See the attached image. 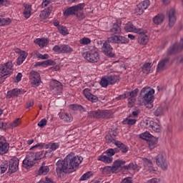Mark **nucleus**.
<instances>
[{"instance_id":"nucleus-1","label":"nucleus","mask_w":183,"mask_h":183,"mask_svg":"<svg viewBox=\"0 0 183 183\" xmlns=\"http://www.w3.org/2000/svg\"><path fill=\"white\" fill-rule=\"evenodd\" d=\"M45 157H46V151L44 150L36 153H29L23 161V167L26 169H29V168H32L35 165V161H39V159H42Z\"/></svg>"},{"instance_id":"nucleus-2","label":"nucleus","mask_w":183,"mask_h":183,"mask_svg":"<svg viewBox=\"0 0 183 183\" xmlns=\"http://www.w3.org/2000/svg\"><path fill=\"white\" fill-rule=\"evenodd\" d=\"M154 94L155 90L151 87L143 88L139 94L138 99L140 105H147V104H152L154 102Z\"/></svg>"},{"instance_id":"nucleus-3","label":"nucleus","mask_w":183,"mask_h":183,"mask_svg":"<svg viewBox=\"0 0 183 183\" xmlns=\"http://www.w3.org/2000/svg\"><path fill=\"white\" fill-rule=\"evenodd\" d=\"M84 8H85L84 3H80L71 7H67L63 10L64 16L68 17L71 15H76L77 18H82L84 16Z\"/></svg>"},{"instance_id":"nucleus-4","label":"nucleus","mask_w":183,"mask_h":183,"mask_svg":"<svg viewBox=\"0 0 183 183\" xmlns=\"http://www.w3.org/2000/svg\"><path fill=\"white\" fill-rule=\"evenodd\" d=\"M66 162L69 165V169L71 172H75L81 162H82L84 158L82 157L75 156V154L70 153L65 157Z\"/></svg>"},{"instance_id":"nucleus-5","label":"nucleus","mask_w":183,"mask_h":183,"mask_svg":"<svg viewBox=\"0 0 183 183\" xmlns=\"http://www.w3.org/2000/svg\"><path fill=\"white\" fill-rule=\"evenodd\" d=\"M14 72V64L9 61L4 64L0 65V84L5 82V79Z\"/></svg>"},{"instance_id":"nucleus-6","label":"nucleus","mask_w":183,"mask_h":183,"mask_svg":"<svg viewBox=\"0 0 183 183\" xmlns=\"http://www.w3.org/2000/svg\"><path fill=\"white\" fill-rule=\"evenodd\" d=\"M56 172L59 178H62L64 174H71L72 172L69 170V166L64 159V160L59 159L56 163Z\"/></svg>"},{"instance_id":"nucleus-7","label":"nucleus","mask_w":183,"mask_h":183,"mask_svg":"<svg viewBox=\"0 0 183 183\" xmlns=\"http://www.w3.org/2000/svg\"><path fill=\"white\" fill-rule=\"evenodd\" d=\"M89 118L94 119H108L112 117V112L110 110H95L88 112Z\"/></svg>"},{"instance_id":"nucleus-8","label":"nucleus","mask_w":183,"mask_h":183,"mask_svg":"<svg viewBox=\"0 0 183 183\" xmlns=\"http://www.w3.org/2000/svg\"><path fill=\"white\" fill-rule=\"evenodd\" d=\"M119 81V77L115 74L106 75L102 77L99 84L102 88H107L108 85H114Z\"/></svg>"},{"instance_id":"nucleus-9","label":"nucleus","mask_w":183,"mask_h":183,"mask_svg":"<svg viewBox=\"0 0 183 183\" xmlns=\"http://www.w3.org/2000/svg\"><path fill=\"white\" fill-rule=\"evenodd\" d=\"M116 152L114 149H109L106 150L102 155L99 156L97 159L101 161L104 164H111L114 161V155H115Z\"/></svg>"},{"instance_id":"nucleus-10","label":"nucleus","mask_w":183,"mask_h":183,"mask_svg":"<svg viewBox=\"0 0 183 183\" xmlns=\"http://www.w3.org/2000/svg\"><path fill=\"white\" fill-rule=\"evenodd\" d=\"M83 57L84 59L88 61L89 62H98L99 59H101V55L99 52H98L97 49H92L83 54Z\"/></svg>"},{"instance_id":"nucleus-11","label":"nucleus","mask_w":183,"mask_h":183,"mask_svg":"<svg viewBox=\"0 0 183 183\" xmlns=\"http://www.w3.org/2000/svg\"><path fill=\"white\" fill-rule=\"evenodd\" d=\"M49 149L51 152L56 151L59 148V143H49L47 144L44 143H38L36 145L30 148V151H34V149Z\"/></svg>"},{"instance_id":"nucleus-12","label":"nucleus","mask_w":183,"mask_h":183,"mask_svg":"<svg viewBox=\"0 0 183 183\" xmlns=\"http://www.w3.org/2000/svg\"><path fill=\"white\" fill-rule=\"evenodd\" d=\"M30 81L33 88H38L41 85V74L36 71L30 72Z\"/></svg>"},{"instance_id":"nucleus-13","label":"nucleus","mask_w":183,"mask_h":183,"mask_svg":"<svg viewBox=\"0 0 183 183\" xmlns=\"http://www.w3.org/2000/svg\"><path fill=\"white\" fill-rule=\"evenodd\" d=\"M50 89L54 95H61L62 94V84L57 80H51Z\"/></svg>"},{"instance_id":"nucleus-14","label":"nucleus","mask_w":183,"mask_h":183,"mask_svg":"<svg viewBox=\"0 0 183 183\" xmlns=\"http://www.w3.org/2000/svg\"><path fill=\"white\" fill-rule=\"evenodd\" d=\"M109 42L112 44H128L129 42V39L125 36L114 35L109 38H108Z\"/></svg>"},{"instance_id":"nucleus-15","label":"nucleus","mask_w":183,"mask_h":183,"mask_svg":"<svg viewBox=\"0 0 183 183\" xmlns=\"http://www.w3.org/2000/svg\"><path fill=\"white\" fill-rule=\"evenodd\" d=\"M9 174H14V172H16L18 171V168L19 167V159L16 157H14L11 159L9 162Z\"/></svg>"},{"instance_id":"nucleus-16","label":"nucleus","mask_w":183,"mask_h":183,"mask_svg":"<svg viewBox=\"0 0 183 183\" xmlns=\"http://www.w3.org/2000/svg\"><path fill=\"white\" fill-rule=\"evenodd\" d=\"M26 91L24 90L23 89H18V88H15V89H12L11 90H9L6 93V98H8L9 99H11V98H15V97L16 98L21 97V95H24V94H25Z\"/></svg>"},{"instance_id":"nucleus-17","label":"nucleus","mask_w":183,"mask_h":183,"mask_svg":"<svg viewBox=\"0 0 183 183\" xmlns=\"http://www.w3.org/2000/svg\"><path fill=\"white\" fill-rule=\"evenodd\" d=\"M149 5H151V1H149V0H144L140 2L135 9L137 15H142L145 11V9H147Z\"/></svg>"},{"instance_id":"nucleus-18","label":"nucleus","mask_w":183,"mask_h":183,"mask_svg":"<svg viewBox=\"0 0 183 183\" xmlns=\"http://www.w3.org/2000/svg\"><path fill=\"white\" fill-rule=\"evenodd\" d=\"M109 41H107L104 43L103 46L102 47V51L104 54V55H107V56H110V58H114L115 56V54L112 53L114 51V48H112V46L109 44Z\"/></svg>"},{"instance_id":"nucleus-19","label":"nucleus","mask_w":183,"mask_h":183,"mask_svg":"<svg viewBox=\"0 0 183 183\" xmlns=\"http://www.w3.org/2000/svg\"><path fill=\"white\" fill-rule=\"evenodd\" d=\"M9 149V144L5 137L0 135V155H5Z\"/></svg>"},{"instance_id":"nucleus-20","label":"nucleus","mask_w":183,"mask_h":183,"mask_svg":"<svg viewBox=\"0 0 183 183\" xmlns=\"http://www.w3.org/2000/svg\"><path fill=\"white\" fill-rule=\"evenodd\" d=\"M146 128L149 129V131H154V132H157L159 134L161 132V127L157 122L154 121H149L146 123Z\"/></svg>"},{"instance_id":"nucleus-21","label":"nucleus","mask_w":183,"mask_h":183,"mask_svg":"<svg viewBox=\"0 0 183 183\" xmlns=\"http://www.w3.org/2000/svg\"><path fill=\"white\" fill-rule=\"evenodd\" d=\"M124 31L126 32H134L135 34H144L145 31L142 29H137L132 24V23L129 22L124 26Z\"/></svg>"},{"instance_id":"nucleus-22","label":"nucleus","mask_w":183,"mask_h":183,"mask_svg":"<svg viewBox=\"0 0 183 183\" xmlns=\"http://www.w3.org/2000/svg\"><path fill=\"white\" fill-rule=\"evenodd\" d=\"M83 94L91 102H98V97L92 94L91 89L86 88L83 90Z\"/></svg>"},{"instance_id":"nucleus-23","label":"nucleus","mask_w":183,"mask_h":183,"mask_svg":"<svg viewBox=\"0 0 183 183\" xmlns=\"http://www.w3.org/2000/svg\"><path fill=\"white\" fill-rule=\"evenodd\" d=\"M162 162H161V169L162 171H168L169 167V162L168 161V154L165 152H162Z\"/></svg>"},{"instance_id":"nucleus-24","label":"nucleus","mask_w":183,"mask_h":183,"mask_svg":"<svg viewBox=\"0 0 183 183\" xmlns=\"http://www.w3.org/2000/svg\"><path fill=\"white\" fill-rule=\"evenodd\" d=\"M169 16V26L172 28L177 22V15L175 14V9H171L168 13Z\"/></svg>"},{"instance_id":"nucleus-25","label":"nucleus","mask_w":183,"mask_h":183,"mask_svg":"<svg viewBox=\"0 0 183 183\" xmlns=\"http://www.w3.org/2000/svg\"><path fill=\"white\" fill-rule=\"evenodd\" d=\"M111 142H112V144H114V145H116V147H117V148L119 149V151H121V152H123V154H127V152H128V150L129 149V147H128V146L119 141L112 139Z\"/></svg>"},{"instance_id":"nucleus-26","label":"nucleus","mask_w":183,"mask_h":183,"mask_svg":"<svg viewBox=\"0 0 183 183\" xmlns=\"http://www.w3.org/2000/svg\"><path fill=\"white\" fill-rule=\"evenodd\" d=\"M122 165H125V161L116 160L112 167L113 168V172L117 173L121 171V169H122Z\"/></svg>"},{"instance_id":"nucleus-27","label":"nucleus","mask_w":183,"mask_h":183,"mask_svg":"<svg viewBox=\"0 0 183 183\" xmlns=\"http://www.w3.org/2000/svg\"><path fill=\"white\" fill-rule=\"evenodd\" d=\"M49 172V167L43 162L38 170V175H46Z\"/></svg>"},{"instance_id":"nucleus-28","label":"nucleus","mask_w":183,"mask_h":183,"mask_svg":"<svg viewBox=\"0 0 183 183\" xmlns=\"http://www.w3.org/2000/svg\"><path fill=\"white\" fill-rule=\"evenodd\" d=\"M23 14L26 19L30 18L31 15H32V6L30 4H25Z\"/></svg>"},{"instance_id":"nucleus-29","label":"nucleus","mask_w":183,"mask_h":183,"mask_svg":"<svg viewBox=\"0 0 183 183\" xmlns=\"http://www.w3.org/2000/svg\"><path fill=\"white\" fill-rule=\"evenodd\" d=\"M59 117L61 118V119L64 121V122H72V121H74L72 115L68 113H60Z\"/></svg>"},{"instance_id":"nucleus-30","label":"nucleus","mask_w":183,"mask_h":183,"mask_svg":"<svg viewBox=\"0 0 183 183\" xmlns=\"http://www.w3.org/2000/svg\"><path fill=\"white\" fill-rule=\"evenodd\" d=\"M34 43L39 45L40 48H44V46L48 45L49 40H48V39H36L34 40Z\"/></svg>"},{"instance_id":"nucleus-31","label":"nucleus","mask_w":183,"mask_h":183,"mask_svg":"<svg viewBox=\"0 0 183 183\" xmlns=\"http://www.w3.org/2000/svg\"><path fill=\"white\" fill-rule=\"evenodd\" d=\"M112 34H121V23L117 21L113 24L112 28L110 29Z\"/></svg>"},{"instance_id":"nucleus-32","label":"nucleus","mask_w":183,"mask_h":183,"mask_svg":"<svg viewBox=\"0 0 183 183\" xmlns=\"http://www.w3.org/2000/svg\"><path fill=\"white\" fill-rule=\"evenodd\" d=\"M152 67V64L149 62L144 63L142 66V72H144V74H151L152 72V69H151Z\"/></svg>"},{"instance_id":"nucleus-33","label":"nucleus","mask_w":183,"mask_h":183,"mask_svg":"<svg viewBox=\"0 0 183 183\" xmlns=\"http://www.w3.org/2000/svg\"><path fill=\"white\" fill-rule=\"evenodd\" d=\"M144 33L139 34V35H140L139 39L142 45H147L149 39H148V36L145 35V34H147V31L144 30Z\"/></svg>"},{"instance_id":"nucleus-34","label":"nucleus","mask_w":183,"mask_h":183,"mask_svg":"<svg viewBox=\"0 0 183 183\" xmlns=\"http://www.w3.org/2000/svg\"><path fill=\"white\" fill-rule=\"evenodd\" d=\"M26 56H28V53H26V51H22L20 54V56L17 58V65H21V64H24V61L26 59Z\"/></svg>"},{"instance_id":"nucleus-35","label":"nucleus","mask_w":183,"mask_h":183,"mask_svg":"<svg viewBox=\"0 0 183 183\" xmlns=\"http://www.w3.org/2000/svg\"><path fill=\"white\" fill-rule=\"evenodd\" d=\"M122 124L123 125H129V127H132V125H135V124H137V119H131V117L129 116L122 122Z\"/></svg>"},{"instance_id":"nucleus-36","label":"nucleus","mask_w":183,"mask_h":183,"mask_svg":"<svg viewBox=\"0 0 183 183\" xmlns=\"http://www.w3.org/2000/svg\"><path fill=\"white\" fill-rule=\"evenodd\" d=\"M152 137H154V136H152V134H151L149 132H145L139 134V138L141 139H144V141H147V142L150 141V139H152Z\"/></svg>"},{"instance_id":"nucleus-37","label":"nucleus","mask_w":183,"mask_h":183,"mask_svg":"<svg viewBox=\"0 0 183 183\" xmlns=\"http://www.w3.org/2000/svg\"><path fill=\"white\" fill-rule=\"evenodd\" d=\"M51 11H52V7L41 11L40 13V18H41V19H45L46 18H48L49 15H51Z\"/></svg>"},{"instance_id":"nucleus-38","label":"nucleus","mask_w":183,"mask_h":183,"mask_svg":"<svg viewBox=\"0 0 183 183\" xmlns=\"http://www.w3.org/2000/svg\"><path fill=\"white\" fill-rule=\"evenodd\" d=\"M69 108L70 109H73V111H79L80 112H85L86 111L84 107L78 104H71Z\"/></svg>"},{"instance_id":"nucleus-39","label":"nucleus","mask_w":183,"mask_h":183,"mask_svg":"<svg viewBox=\"0 0 183 183\" xmlns=\"http://www.w3.org/2000/svg\"><path fill=\"white\" fill-rule=\"evenodd\" d=\"M74 52V49L68 44H62V54H71Z\"/></svg>"},{"instance_id":"nucleus-40","label":"nucleus","mask_w":183,"mask_h":183,"mask_svg":"<svg viewBox=\"0 0 183 183\" xmlns=\"http://www.w3.org/2000/svg\"><path fill=\"white\" fill-rule=\"evenodd\" d=\"M143 164L145 169L147 171H152V162L151 160L144 159Z\"/></svg>"},{"instance_id":"nucleus-41","label":"nucleus","mask_w":183,"mask_h":183,"mask_svg":"<svg viewBox=\"0 0 183 183\" xmlns=\"http://www.w3.org/2000/svg\"><path fill=\"white\" fill-rule=\"evenodd\" d=\"M149 147L150 149H154L157 147V138L154 137H152L149 141H147Z\"/></svg>"},{"instance_id":"nucleus-42","label":"nucleus","mask_w":183,"mask_h":183,"mask_svg":"<svg viewBox=\"0 0 183 183\" xmlns=\"http://www.w3.org/2000/svg\"><path fill=\"white\" fill-rule=\"evenodd\" d=\"M21 124V119L17 118L14 121H13L11 123H10L9 127L10 128H11V129H14V128H16V127H19Z\"/></svg>"},{"instance_id":"nucleus-43","label":"nucleus","mask_w":183,"mask_h":183,"mask_svg":"<svg viewBox=\"0 0 183 183\" xmlns=\"http://www.w3.org/2000/svg\"><path fill=\"white\" fill-rule=\"evenodd\" d=\"M92 177V172H87L84 174L79 179V181H87Z\"/></svg>"},{"instance_id":"nucleus-44","label":"nucleus","mask_w":183,"mask_h":183,"mask_svg":"<svg viewBox=\"0 0 183 183\" xmlns=\"http://www.w3.org/2000/svg\"><path fill=\"white\" fill-rule=\"evenodd\" d=\"M139 114H141V109L136 107L132 112V114H130L129 117H130L131 118H138Z\"/></svg>"},{"instance_id":"nucleus-45","label":"nucleus","mask_w":183,"mask_h":183,"mask_svg":"<svg viewBox=\"0 0 183 183\" xmlns=\"http://www.w3.org/2000/svg\"><path fill=\"white\" fill-rule=\"evenodd\" d=\"M11 24V19H2L0 18V26H5V25H9Z\"/></svg>"},{"instance_id":"nucleus-46","label":"nucleus","mask_w":183,"mask_h":183,"mask_svg":"<svg viewBox=\"0 0 183 183\" xmlns=\"http://www.w3.org/2000/svg\"><path fill=\"white\" fill-rule=\"evenodd\" d=\"M59 32L60 34H61V35H64V36L66 35H68V34H69L68 29H66V27L63 26H59Z\"/></svg>"},{"instance_id":"nucleus-47","label":"nucleus","mask_w":183,"mask_h":183,"mask_svg":"<svg viewBox=\"0 0 183 183\" xmlns=\"http://www.w3.org/2000/svg\"><path fill=\"white\" fill-rule=\"evenodd\" d=\"M52 49L54 52H55L56 54H62V44L55 45Z\"/></svg>"},{"instance_id":"nucleus-48","label":"nucleus","mask_w":183,"mask_h":183,"mask_svg":"<svg viewBox=\"0 0 183 183\" xmlns=\"http://www.w3.org/2000/svg\"><path fill=\"white\" fill-rule=\"evenodd\" d=\"M35 55L36 58H39V59H48L49 58V55H48L47 54H41L38 51L35 53Z\"/></svg>"},{"instance_id":"nucleus-49","label":"nucleus","mask_w":183,"mask_h":183,"mask_svg":"<svg viewBox=\"0 0 183 183\" xmlns=\"http://www.w3.org/2000/svg\"><path fill=\"white\" fill-rule=\"evenodd\" d=\"M153 24H154V25H160L161 14H159L153 18Z\"/></svg>"},{"instance_id":"nucleus-50","label":"nucleus","mask_w":183,"mask_h":183,"mask_svg":"<svg viewBox=\"0 0 183 183\" xmlns=\"http://www.w3.org/2000/svg\"><path fill=\"white\" fill-rule=\"evenodd\" d=\"M79 43L81 45H88L91 44V39H89L88 37H84L83 39H80Z\"/></svg>"},{"instance_id":"nucleus-51","label":"nucleus","mask_w":183,"mask_h":183,"mask_svg":"<svg viewBox=\"0 0 183 183\" xmlns=\"http://www.w3.org/2000/svg\"><path fill=\"white\" fill-rule=\"evenodd\" d=\"M169 65V59H165L161 61V69H165Z\"/></svg>"},{"instance_id":"nucleus-52","label":"nucleus","mask_w":183,"mask_h":183,"mask_svg":"<svg viewBox=\"0 0 183 183\" xmlns=\"http://www.w3.org/2000/svg\"><path fill=\"white\" fill-rule=\"evenodd\" d=\"M124 169H127L129 171H134L137 169V166L134 164V163H129L128 165L124 166Z\"/></svg>"},{"instance_id":"nucleus-53","label":"nucleus","mask_w":183,"mask_h":183,"mask_svg":"<svg viewBox=\"0 0 183 183\" xmlns=\"http://www.w3.org/2000/svg\"><path fill=\"white\" fill-rule=\"evenodd\" d=\"M128 97H129V92H125L124 94L119 95L116 97V99L117 101H119L121 99H125V98H128Z\"/></svg>"},{"instance_id":"nucleus-54","label":"nucleus","mask_w":183,"mask_h":183,"mask_svg":"<svg viewBox=\"0 0 183 183\" xmlns=\"http://www.w3.org/2000/svg\"><path fill=\"white\" fill-rule=\"evenodd\" d=\"M6 169H8V164H1L0 166L1 174H5V172H6Z\"/></svg>"},{"instance_id":"nucleus-55","label":"nucleus","mask_w":183,"mask_h":183,"mask_svg":"<svg viewBox=\"0 0 183 183\" xmlns=\"http://www.w3.org/2000/svg\"><path fill=\"white\" fill-rule=\"evenodd\" d=\"M103 172L104 174H111V172H114V169L112 167H106L104 168Z\"/></svg>"},{"instance_id":"nucleus-56","label":"nucleus","mask_w":183,"mask_h":183,"mask_svg":"<svg viewBox=\"0 0 183 183\" xmlns=\"http://www.w3.org/2000/svg\"><path fill=\"white\" fill-rule=\"evenodd\" d=\"M134 103H135V98L129 97L128 99V107H129V108H132V107H134Z\"/></svg>"},{"instance_id":"nucleus-57","label":"nucleus","mask_w":183,"mask_h":183,"mask_svg":"<svg viewBox=\"0 0 183 183\" xmlns=\"http://www.w3.org/2000/svg\"><path fill=\"white\" fill-rule=\"evenodd\" d=\"M138 92H139V90H138V89H136L129 93V97H130V98H135V97L138 95Z\"/></svg>"},{"instance_id":"nucleus-58","label":"nucleus","mask_w":183,"mask_h":183,"mask_svg":"<svg viewBox=\"0 0 183 183\" xmlns=\"http://www.w3.org/2000/svg\"><path fill=\"white\" fill-rule=\"evenodd\" d=\"M46 119H42L38 124V127H39L40 128H44V127H45V125H46Z\"/></svg>"},{"instance_id":"nucleus-59","label":"nucleus","mask_w":183,"mask_h":183,"mask_svg":"<svg viewBox=\"0 0 183 183\" xmlns=\"http://www.w3.org/2000/svg\"><path fill=\"white\" fill-rule=\"evenodd\" d=\"M120 183H132V177H126L122 180Z\"/></svg>"},{"instance_id":"nucleus-60","label":"nucleus","mask_w":183,"mask_h":183,"mask_svg":"<svg viewBox=\"0 0 183 183\" xmlns=\"http://www.w3.org/2000/svg\"><path fill=\"white\" fill-rule=\"evenodd\" d=\"M0 129H1L2 131H6V123L0 121Z\"/></svg>"},{"instance_id":"nucleus-61","label":"nucleus","mask_w":183,"mask_h":183,"mask_svg":"<svg viewBox=\"0 0 183 183\" xmlns=\"http://www.w3.org/2000/svg\"><path fill=\"white\" fill-rule=\"evenodd\" d=\"M21 79H22V73H18L16 76L15 82H21Z\"/></svg>"},{"instance_id":"nucleus-62","label":"nucleus","mask_w":183,"mask_h":183,"mask_svg":"<svg viewBox=\"0 0 183 183\" xmlns=\"http://www.w3.org/2000/svg\"><path fill=\"white\" fill-rule=\"evenodd\" d=\"M54 60H51V59H49V60H46V61H44V65H54Z\"/></svg>"},{"instance_id":"nucleus-63","label":"nucleus","mask_w":183,"mask_h":183,"mask_svg":"<svg viewBox=\"0 0 183 183\" xmlns=\"http://www.w3.org/2000/svg\"><path fill=\"white\" fill-rule=\"evenodd\" d=\"M50 1L51 0H43L42 4H41L42 8H45V6H48Z\"/></svg>"},{"instance_id":"nucleus-64","label":"nucleus","mask_w":183,"mask_h":183,"mask_svg":"<svg viewBox=\"0 0 183 183\" xmlns=\"http://www.w3.org/2000/svg\"><path fill=\"white\" fill-rule=\"evenodd\" d=\"M147 183H158V179H152L147 182Z\"/></svg>"}]
</instances>
